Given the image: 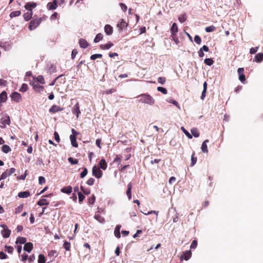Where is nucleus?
<instances>
[{"label": "nucleus", "mask_w": 263, "mask_h": 263, "mask_svg": "<svg viewBox=\"0 0 263 263\" xmlns=\"http://www.w3.org/2000/svg\"><path fill=\"white\" fill-rule=\"evenodd\" d=\"M204 63L208 66H211L214 63V61L212 59L206 58L204 60Z\"/></svg>", "instance_id": "nucleus-41"}, {"label": "nucleus", "mask_w": 263, "mask_h": 263, "mask_svg": "<svg viewBox=\"0 0 263 263\" xmlns=\"http://www.w3.org/2000/svg\"><path fill=\"white\" fill-rule=\"evenodd\" d=\"M33 244L31 242L26 243L24 247V250L30 253L33 249Z\"/></svg>", "instance_id": "nucleus-16"}, {"label": "nucleus", "mask_w": 263, "mask_h": 263, "mask_svg": "<svg viewBox=\"0 0 263 263\" xmlns=\"http://www.w3.org/2000/svg\"><path fill=\"white\" fill-rule=\"evenodd\" d=\"M37 204L40 206L47 205L49 204V202L47 199L43 198L39 200Z\"/></svg>", "instance_id": "nucleus-26"}, {"label": "nucleus", "mask_w": 263, "mask_h": 263, "mask_svg": "<svg viewBox=\"0 0 263 263\" xmlns=\"http://www.w3.org/2000/svg\"><path fill=\"white\" fill-rule=\"evenodd\" d=\"M27 171L26 170V171L25 172V174L24 175H23L20 176H18L17 177V180H25L26 177V176H27Z\"/></svg>", "instance_id": "nucleus-55"}, {"label": "nucleus", "mask_w": 263, "mask_h": 263, "mask_svg": "<svg viewBox=\"0 0 263 263\" xmlns=\"http://www.w3.org/2000/svg\"><path fill=\"white\" fill-rule=\"evenodd\" d=\"M102 54H94L91 55L90 59L91 60H95L97 58H102Z\"/></svg>", "instance_id": "nucleus-45"}, {"label": "nucleus", "mask_w": 263, "mask_h": 263, "mask_svg": "<svg viewBox=\"0 0 263 263\" xmlns=\"http://www.w3.org/2000/svg\"><path fill=\"white\" fill-rule=\"evenodd\" d=\"M88 173V171L86 168H84L83 171L80 174V177L83 178L85 177Z\"/></svg>", "instance_id": "nucleus-53"}, {"label": "nucleus", "mask_w": 263, "mask_h": 263, "mask_svg": "<svg viewBox=\"0 0 263 263\" xmlns=\"http://www.w3.org/2000/svg\"><path fill=\"white\" fill-rule=\"evenodd\" d=\"M118 27H119L120 29H123V28L126 27L127 24L126 22L123 20H122L121 22L118 24Z\"/></svg>", "instance_id": "nucleus-43"}, {"label": "nucleus", "mask_w": 263, "mask_h": 263, "mask_svg": "<svg viewBox=\"0 0 263 263\" xmlns=\"http://www.w3.org/2000/svg\"><path fill=\"white\" fill-rule=\"evenodd\" d=\"M46 262V258L44 255L40 254L39 255L38 263H45Z\"/></svg>", "instance_id": "nucleus-39"}, {"label": "nucleus", "mask_w": 263, "mask_h": 263, "mask_svg": "<svg viewBox=\"0 0 263 263\" xmlns=\"http://www.w3.org/2000/svg\"><path fill=\"white\" fill-rule=\"evenodd\" d=\"M192 135L195 137H198L199 136V132L196 128H193L191 129Z\"/></svg>", "instance_id": "nucleus-35"}, {"label": "nucleus", "mask_w": 263, "mask_h": 263, "mask_svg": "<svg viewBox=\"0 0 263 263\" xmlns=\"http://www.w3.org/2000/svg\"><path fill=\"white\" fill-rule=\"evenodd\" d=\"M78 53V51L77 49H73L71 52V59H74Z\"/></svg>", "instance_id": "nucleus-62"}, {"label": "nucleus", "mask_w": 263, "mask_h": 263, "mask_svg": "<svg viewBox=\"0 0 263 263\" xmlns=\"http://www.w3.org/2000/svg\"><path fill=\"white\" fill-rule=\"evenodd\" d=\"M195 153L194 152L191 156V161H192L191 166L194 165L197 162V158L195 156Z\"/></svg>", "instance_id": "nucleus-36"}, {"label": "nucleus", "mask_w": 263, "mask_h": 263, "mask_svg": "<svg viewBox=\"0 0 263 263\" xmlns=\"http://www.w3.org/2000/svg\"><path fill=\"white\" fill-rule=\"evenodd\" d=\"M205 30L206 32H213L216 30V27L212 25L210 26L206 27L205 28Z\"/></svg>", "instance_id": "nucleus-38"}, {"label": "nucleus", "mask_w": 263, "mask_h": 263, "mask_svg": "<svg viewBox=\"0 0 263 263\" xmlns=\"http://www.w3.org/2000/svg\"><path fill=\"white\" fill-rule=\"evenodd\" d=\"M105 33L107 35H111L113 33V28L110 25H106L104 27Z\"/></svg>", "instance_id": "nucleus-15"}, {"label": "nucleus", "mask_w": 263, "mask_h": 263, "mask_svg": "<svg viewBox=\"0 0 263 263\" xmlns=\"http://www.w3.org/2000/svg\"><path fill=\"white\" fill-rule=\"evenodd\" d=\"M30 195V192L28 191L21 192L18 194L20 198H27Z\"/></svg>", "instance_id": "nucleus-29"}, {"label": "nucleus", "mask_w": 263, "mask_h": 263, "mask_svg": "<svg viewBox=\"0 0 263 263\" xmlns=\"http://www.w3.org/2000/svg\"><path fill=\"white\" fill-rule=\"evenodd\" d=\"M172 37L173 38V40L174 41V42L177 44L179 42L178 37L177 35V34H172Z\"/></svg>", "instance_id": "nucleus-63"}, {"label": "nucleus", "mask_w": 263, "mask_h": 263, "mask_svg": "<svg viewBox=\"0 0 263 263\" xmlns=\"http://www.w3.org/2000/svg\"><path fill=\"white\" fill-rule=\"evenodd\" d=\"M21 14V12L20 10L13 11L10 13L9 16L11 18L18 16Z\"/></svg>", "instance_id": "nucleus-33"}, {"label": "nucleus", "mask_w": 263, "mask_h": 263, "mask_svg": "<svg viewBox=\"0 0 263 263\" xmlns=\"http://www.w3.org/2000/svg\"><path fill=\"white\" fill-rule=\"evenodd\" d=\"M72 188L71 186H67L61 189V192L67 194H69L72 192Z\"/></svg>", "instance_id": "nucleus-25"}, {"label": "nucleus", "mask_w": 263, "mask_h": 263, "mask_svg": "<svg viewBox=\"0 0 263 263\" xmlns=\"http://www.w3.org/2000/svg\"><path fill=\"white\" fill-rule=\"evenodd\" d=\"M28 89V85L27 84L24 83L22 85L20 89V91L21 92H26Z\"/></svg>", "instance_id": "nucleus-42"}, {"label": "nucleus", "mask_w": 263, "mask_h": 263, "mask_svg": "<svg viewBox=\"0 0 263 263\" xmlns=\"http://www.w3.org/2000/svg\"><path fill=\"white\" fill-rule=\"evenodd\" d=\"M7 99V94L5 91H3L0 94V101L1 102H5Z\"/></svg>", "instance_id": "nucleus-28"}, {"label": "nucleus", "mask_w": 263, "mask_h": 263, "mask_svg": "<svg viewBox=\"0 0 263 263\" xmlns=\"http://www.w3.org/2000/svg\"><path fill=\"white\" fill-rule=\"evenodd\" d=\"M30 84L32 86L33 89L36 92L40 93L44 89L43 86L40 85L36 82H30Z\"/></svg>", "instance_id": "nucleus-7"}, {"label": "nucleus", "mask_w": 263, "mask_h": 263, "mask_svg": "<svg viewBox=\"0 0 263 263\" xmlns=\"http://www.w3.org/2000/svg\"><path fill=\"white\" fill-rule=\"evenodd\" d=\"M78 197H79V201L80 203L84 200L85 197V196L82 194L81 192H78Z\"/></svg>", "instance_id": "nucleus-47"}, {"label": "nucleus", "mask_w": 263, "mask_h": 263, "mask_svg": "<svg viewBox=\"0 0 263 263\" xmlns=\"http://www.w3.org/2000/svg\"><path fill=\"white\" fill-rule=\"evenodd\" d=\"M6 249V251H7L8 253L11 254L13 251V248L11 246H5V247Z\"/></svg>", "instance_id": "nucleus-49"}, {"label": "nucleus", "mask_w": 263, "mask_h": 263, "mask_svg": "<svg viewBox=\"0 0 263 263\" xmlns=\"http://www.w3.org/2000/svg\"><path fill=\"white\" fill-rule=\"evenodd\" d=\"M10 97H11L12 100H13L16 102H17V103H18L22 101V96L17 92H12L10 95Z\"/></svg>", "instance_id": "nucleus-8"}, {"label": "nucleus", "mask_w": 263, "mask_h": 263, "mask_svg": "<svg viewBox=\"0 0 263 263\" xmlns=\"http://www.w3.org/2000/svg\"><path fill=\"white\" fill-rule=\"evenodd\" d=\"M58 0H53L47 4V9L48 10H55L58 7Z\"/></svg>", "instance_id": "nucleus-9"}, {"label": "nucleus", "mask_w": 263, "mask_h": 263, "mask_svg": "<svg viewBox=\"0 0 263 263\" xmlns=\"http://www.w3.org/2000/svg\"><path fill=\"white\" fill-rule=\"evenodd\" d=\"M99 168L105 170L107 167V164L104 159H102L99 162Z\"/></svg>", "instance_id": "nucleus-20"}, {"label": "nucleus", "mask_w": 263, "mask_h": 263, "mask_svg": "<svg viewBox=\"0 0 263 263\" xmlns=\"http://www.w3.org/2000/svg\"><path fill=\"white\" fill-rule=\"evenodd\" d=\"M121 161V158L119 155H116L115 159L114 160L115 163H117L119 165Z\"/></svg>", "instance_id": "nucleus-52"}, {"label": "nucleus", "mask_w": 263, "mask_h": 263, "mask_svg": "<svg viewBox=\"0 0 263 263\" xmlns=\"http://www.w3.org/2000/svg\"><path fill=\"white\" fill-rule=\"evenodd\" d=\"M132 184L131 182H130L127 185V189L126 191V195L128 196L129 199L132 198Z\"/></svg>", "instance_id": "nucleus-22"}, {"label": "nucleus", "mask_w": 263, "mask_h": 263, "mask_svg": "<svg viewBox=\"0 0 263 263\" xmlns=\"http://www.w3.org/2000/svg\"><path fill=\"white\" fill-rule=\"evenodd\" d=\"M70 139L72 145L74 147H78V144L77 142L76 138L73 136H70Z\"/></svg>", "instance_id": "nucleus-31"}, {"label": "nucleus", "mask_w": 263, "mask_h": 263, "mask_svg": "<svg viewBox=\"0 0 263 263\" xmlns=\"http://www.w3.org/2000/svg\"><path fill=\"white\" fill-rule=\"evenodd\" d=\"M26 241L27 240L26 238L23 237H18L16 239L15 243L16 244H24L26 243Z\"/></svg>", "instance_id": "nucleus-30"}, {"label": "nucleus", "mask_w": 263, "mask_h": 263, "mask_svg": "<svg viewBox=\"0 0 263 263\" xmlns=\"http://www.w3.org/2000/svg\"><path fill=\"white\" fill-rule=\"evenodd\" d=\"M79 43L80 46L82 48H86L88 46V42L84 39H80Z\"/></svg>", "instance_id": "nucleus-19"}, {"label": "nucleus", "mask_w": 263, "mask_h": 263, "mask_svg": "<svg viewBox=\"0 0 263 263\" xmlns=\"http://www.w3.org/2000/svg\"><path fill=\"white\" fill-rule=\"evenodd\" d=\"M96 200V197L94 195H92V196L88 199V203L89 204L92 205L94 204Z\"/></svg>", "instance_id": "nucleus-46"}, {"label": "nucleus", "mask_w": 263, "mask_h": 263, "mask_svg": "<svg viewBox=\"0 0 263 263\" xmlns=\"http://www.w3.org/2000/svg\"><path fill=\"white\" fill-rule=\"evenodd\" d=\"M92 173L93 176L97 178H100L103 175V172L100 170V168L96 165L93 166L92 168Z\"/></svg>", "instance_id": "nucleus-6"}, {"label": "nucleus", "mask_w": 263, "mask_h": 263, "mask_svg": "<svg viewBox=\"0 0 263 263\" xmlns=\"http://www.w3.org/2000/svg\"><path fill=\"white\" fill-rule=\"evenodd\" d=\"M72 111L73 114H75L77 116V118H78L79 115L81 114V111L80 109V105L78 102H77L73 107L72 109Z\"/></svg>", "instance_id": "nucleus-11"}, {"label": "nucleus", "mask_w": 263, "mask_h": 263, "mask_svg": "<svg viewBox=\"0 0 263 263\" xmlns=\"http://www.w3.org/2000/svg\"><path fill=\"white\" fill-rule=\"evenodd\" d=\"M158 81L159 83L163 84L166 81V79L164 77H159L158 79Z\"/></svg>", "instance_id": "nucleus-60"}, {"label": "nucleus", "mask_w": 263, "mask_h": 263, "mask_svg": "<svg viewBox=\"0 0 263 263\" xmlns=\"http://www.w3.org/2000/svg\"><path fill=\"white\" fill-rule=\"evenodd\" d=\"M36 3L32 2V3H27L25 5V8L28 10V11L32 12V8H34L36 7Z\"/></svg>", "instance_id": "nucleus-14"}, {"label": "nucleus", "mask_w": 263, "mask_h": 263, "mask_svg": "<svg viewBox=\"0 0 263 263\" xmlns=\"http://www.w3.org/2000/svg\"><path fill=\"white\" fill-rule=\"evenodd\" d=\"M120 6L121 7V8L122 9V10L123 11L125 12L127 10V8L126 5L125 4H124V3H120Z\"/></svg>", "instance_id": "nucleus-64"}, {"label": "nucleus", "mask_w": 263, "mask_h": 263, "mask_svg": "<svg viewBox=\"0 0 263 263\" xmlns=\"http://www.w3.org/2000/svg\"><path fill=\"white\" fill-rule=\"evenodd\" d=\"M194 41L197 44H200L201 43V37L198 35H196L194 37Z\"/></svg>", "instance_id": "nucleus-50"}, {"label": "nucleus", "mask_w": 263, "mask_h": 263, "mask_svg": "<svg viewBox=\"0 0 263 263\" xmlns=\"http://www.w3.org/2000/svg\"><path fill=\"white\" fill-rule=\"evenodd\" d=\"M80 189H81V190L82 191V192H83V193L85 195H88L90 193V191L89 189L85 190V189H84V187L82 186H81Z\"/></svg>", "instance_id": "nucleus-54"}, {"label": "nucleus", "mask_w": 263, "mask_h": 263, "mask_svg": "<svg viewBox=\"0 0 263 263\" xmlns=\"http://www.w3.org/2000/svg\"><path fill=\"white\" fill-rule=\"evenodd\" d=\"M41 18H36L31 21L29 25V29L30 30L35 29L41 23Z\"/></svg>", "instance_id": "nucleus-2"}, {"label": "nucleus", "mask_w": 263, "mask_h": 263, "mask_svg": "<svg viewBox=\"0 0 263 263\" xmlns=\"http://www.w3.org/2000/svg\"><path fill=\"white\" fill-rule=\"evenodd\" d=\"M63 247L66 251H69L71 247L70 243L68 241H65L63 244Z\"/></svg>", "instance_id": "nucleus-40"}, {"label": "nucleus", "mask_w": 263, "mask_h": 263, "mask_svg": "<svg viewBox=\"0 0 263 263\" xmlns=\"http://www.w3.org/2000/svg\"><path fill=\"white\" fill-rule=\"evenodd\" d=\"M243 68H239L237 70V72L239 74V80L243 83L246 81V77L243 73Z\"/></svg>", "instance_id": "nucleus-10"}, {"label": "nucleus", "mask_w": 263, "mask_h": 263, "mask_svg": "<svg viewBox=\"0 0 263 263\" xmlns=\"http://www.w3.org/2000/svg\"><path fill=\"white\" fill-rule=\"evenodd\" d=\"M258 48V47L251 48L250 49V53L251 54L255 53L257 51Z\"/></svg>", "instance_id": "nucleus-57"}, {"label": "nucleus", "mask_w": 263, "mask_h": 263, "mask_svg": "<svg viewBox=\"0 0 263 263\" xmlns=\"http://www.w3.org/2000/svg\"><path fill=\"white\" fill-rule=\"evenodd\" d=\"M0 127L2 128H5L7 125H9L10 123V119L8 115H5L0 120Z\"/></svg>", "instance_id": "nucleus-4"}, {"label": "nucleus", "mask_w": 263, "mask_h": 263, "mask_svg": "<svg viewBox=\"0 0 263 263\" xmlns=\"http://www.w3.org/2000/svg\"><path fill=\"white\" fill-rule=\"evenodd\" d=\"M192 253L190 250H186L183 253L181 256L180 259L182 260L183 258L185 260H188L191 257Z\"/></svg>", "instance_id": "nucleus-12"}, {"label": "nucleus", "mask_w": 263, "mask_h": 263, "mask_svg": "<svg viewBox=\"0 0 263 263\" xmlns=\"http://www.w3.org/2000/svg\"><path fill=\"white\" fill-rule=\"evenodd\" d=\"M15 172V169L14 168H11L9 170H6L4 172H3L2 173V174L0 177V180L6 179L8 177L11 176Z\"/></svg>", "instance_id": "nucleus-5"}, {"label": "nucleus", "mask_w": 263, "mask_h": 263, "mask_svg": "<svg viewBox=\"0 0 263 263\" xmlns=\"http://www.w3.org/2000/svg\"><path fill=\"white\" fill-rule=\"evenodd\" d=\"M181 129L183 132L185 134V135L190 139L192 138V136L191 135L189 132H187L183 127H181Z\"/></svg>", "instance_id": "nucleus-48"}, {"label": "nucleus", "mask_w": 263, "mask_h": 263, "mask_svg": "<svg viewBox=\"0 0 263 263\" xmlns=\"http://www.w3.org/2000/svg\"><path fill=\"white\" fill-rule=\"evenodd\" d=\"M54 137L55 140L57 142L59 143L60 141V136H59V135L58 133V132H54Z\"/></svg>", "instance_id": "nucleus-59"}, {"label": "nucleus", "mask_w": 263, "mask_h": 263, "mask_svg": "<svg viewBox=\"0 0 263 263\" xmlns=\"http://www.w3.org/2000/svg\"><path fill=\"white\" fill-rule=\"evenodd\" d=\"M121 228V226L117 225L115 229L114 234H115V236L118 238H119L121 237L120 231Z\"/></svg>", "instance_id": "nucleus-24"}, {"label": "nucleus", "mask_w": 263, "mask_h": 263, "mask_svg": "<svg viewBox=\"0 0 263 263\" xmlns=\"http://www.w3.org/2000/svg\"><path fill=\"white\" fill-rule=\"evenodd\" d=\"M2 151L5 153H8L11 151V148L7 145H4L2 147Z\"/></svg>", "instance_id": "nucleus-34"}, {"label": "nucleus", "mask_w": 263, "mask_h": 263, "mask_svg": "<svg viewBox=\"0 0 263 263\" xmlns=\"http://www.w3.org/2000/svg\"><path fill=\"white\" fill-rule=\"evenodd\" d=\"M103 38V35L101 33H99L98 34H97L93 40V42L95 43H98L99 42H100V41H101Z\"/></svg>", "instance_id": "nucleus-32"}, {"label": "nucleus", "mask_w": 263, "mask_h": 263, "mask_svg": "<svg viewBox=\"0 0 263 263\" xmlns=\"http://www.w3.org/2000/svg\"><path fill=\"white\" fill-rule=\"evenodd\" d=\"M0 227L3 228L1 232V234L2 235L4 238H8L11 234V230L8 228V227L6 224H1Z\"/></svg>", "instance_id": "nucleus-3"}, {"label": "nucleus", "mask_w": 263, "mask_h": 263, "mask_svg": "<svg viewBox=\"0 0 263 263\" xmlns=\"http://www.w3.org/2000/svg\"><path fill=\"white\" fill-rule=\"evenodd\" d=\"M197 246V241L196 240H194L191 245L190 248L191 249H195Z\"/></svg>", "instance_id": "nucleus-56"}, {"label": "nucleus", "mask_w": 263, "mask_h": 263, "mask_svg": "<svg viewBox=\"0 0 263 263\" xmlns=\"http://www.w3.org/2000/svg\"><path fill=\"white\" fill-rule=\"evenodd\" d=\"M95 179L93 178H90L86 182L88 185H92L94 184Z\"/></svg>", "instance_id": "nucleus-58"}, {"label": "nucleus", "mask_w": 263, "mask_h": 263, "mask_svg": "<svg viewBox=\"0 0 263 263\" xmlns=\"http://www.w3.org/2000/svg\"><path fill=\"white\" fill-rule=\"evenodd\" d=\"M209 142V140L208 139H206L202 143L201 147L202 152L206 153L208 152V146H207L206 143H208Z\"/></svg>", "instance_id": "nucleus-21"}, {"label": "nucleus", "mask_w": 263, "mask_h": 263, "mask_svg": "<svg viewBox=\"0 0 263 263\" xmlns=\"http://www.w3.org/2000/svg\"><path fill=\"white\" fill-rule=\"evenodd\" d=\"M263 61V53L260 52L258 53L255 56L253 62L259 63Z\"/></svg>", "instance_id": "nucleus-17"}, {"label": "nucleus", "mask_w": 263, "mask_h": 263, "mask_svg": "<svg viewBox=\"0 0 263 263\" xmlns=\"http://www.w3.org/2000/svg\"><path fill=\"white\" fill-rule=\"evenodd\" d=\"M137 98H140L139 102L151 105L155 103V100L149 95L147 93L141 94L137 97Z\"/></svg>", "instance_id": "nucleus-1"}, {"label": "nucleus", "mask_w": 263, "mask_h": 263, "mask_svg": "<svg viewBox=\"0 0 263 263\" xmlns=\"http://www.w3.org/2000/svg\"><path fill=\"white\" fill-rule=\"evenodd\" d=\"M32 14L33 12L30 11H28L26 13H24L23 15L24 20L26 21H29L32 17Z\"/></svg>", "instance_id": "nucleus-27"}, {"label": "nucleus", "mask_w": 263, "mask_h": 263, "mask_svg": "<svg viewBox=\"0 0 263 263\" xmlns=\"http://www.w3.org/2000/svg\"><path fill=\"white\" fill-rule=\"evenodd\" d=\"M63 110H64L63 108L61 107L55 105H53L50 107L49 111L50 112L54 114L57 112L61 111Z\"/></svg>", "instance_id": "nucleus-13"}, {"label": "nucleus", "mask_w": 263, "mask_h": 263, "mask_svg": "<svg viewBox=\"0 0 263 263\" xmlns=\"http://www.w3.org/2000/svg\"><path fill=\"white\" fill-rule=\"evenodd\" d=\"M39 183L40 184H43L45 183V179L43 176H40L39 178Z\"/></svg>", "instance_id": "nucleus-61"}, {"label": "nucleus", "mask_w": 263, "mask_h": 263, "mask_svg": "<svg viewBox=\"0 0 263 263\" xmlns=\"http://www.w3.org/2000/svg\"><path fill=\"white\" fill-rule=\"evenodd\" d=\"M68 161L71 164H77L79 162V161L78 159H74L72 157H69L68 158Z\"/></svg>", "instance_id": "nucleus-44"}, {"label": "nucleus", "mask_w": 263, "mask_h": 263, "mask_svg": "<svg viewBox=\"0 0 263 263\" xmlns=\"http://www.w3.org/2000/svg\"><path fill=\"white\" fill-rule=\"evenodd\" d=\"M113 46H114V44L111 42H109L108 43H107L106 44H101L100 46V48L102 50H107V49H109Z\"/></svg>", "instance_id": "nucleus-18"}, {"label": "nucleus", "mask_w": 263, "mask_h": 263, "mask_svg": "<svg viewBox=\"0 0 263 263\" xmlns=\"http://www.w3.org/2000/svg\"><path fill=\"white\" fill-rule=\"evenodd\" d=\"M157 90H158V91L161 92L162 93H163L164 95L166 94L167 92V89L164 87H158Z\"/></svg>", "instance_id": "nucleus-51"}, {"label": "nucleus", "mask_w": 263, "mask_h": 263, "mask_svg": "<svg viewBox=\"0 0 263 263\" xmlns=\"http://www.w3.org/2000/svg\"><path fill=\"white\" fill-rule=\"evenodd\" d=\"M36 79L37 82H39L42 84H44L45 83L44 77L42 75L38 76Z\"/></svg>", "instance_id": "nucleus-37"}, {"label": "nucleus", "mask_w": 263, "mask_h": 263, "mask_svg": "<svg viewBox=\"0 0 263 263\" xmlns=\"http://www.w3.org/2000/svg\"><path fill=\"white\" fill-rule=\"evenodd\" d=\"M178 31V28L176 23H174L171 28V32L172 34H175Z\"/></svg>", "instance_id": "nucleus-23"}]
</instances>
